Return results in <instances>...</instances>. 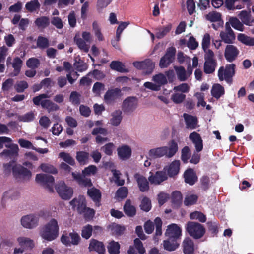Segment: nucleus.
<instances>
[{"mask_svg":"<svg viewBox=\"0 0 254 254\" xmlns=\"http://www.w3.org/2000/svg\"><path fill=\"white\" fill-rule=\"evenodd\" d=\"M178 144L174 141H171L169 147L162 146L150 149L148 152L150 158H157L166 156L168 158L173 157L178 151Z\"/></svg>","mask_w":254,"mask_h":254,"instance_id":"1","label":"nucleus"},{"mask_svg":"<svg viewBox=\"0 0 254 254\" xmlns=\"http://www.w3.org/2000/svg\"><path fill=\"white\" fill-rule=\"evenodd\" d=\"M59 227L57 221L52 219L40 230V235L44 240L52 241L59 235Z\"/></svg>","mask_w":254,"mask_h":254,"instance_id":"2","label":"nucleus"},{"mask_svg":"<svg viewBox=\"0 0 254 254\" xmlns=\"http://www.w3.org/2000/svg\"><path fill=\"white\" fill-rule=\"evenodd\" d=\"M61 242L66 247H70L72 245L77 246L79 245L81 241L80 235L76 232L73 231L69 233H63L61 237Z\"/></svg>","mask_w":254,"mask_h":254,"instance_id":"3","label":"nucleus"},{"mask_svg":"<svg viewBox=\"0 0 254 254\" xmlns=\"http://www.w3.org/2000/svg\"><path fill=\"white\" fill-rule=\"evenodd\" d=\"M186 229L189 234L194 238L198 239L203 236L205 229L199 223L189 222L187 224Z\"/></svg>","mask_w":254,"mask_h":254,"instance_id":"4","label":"nucleus"},{"mask_svg":"<svg viewBox=\"0 0 254 254\" xmlns=\"http://www.w3.org/2000/svg\"><path fill=\"white\" fill-rule=\"evenodd\" d=\"M35 180L36 182L43 185L49 191H54V178L53 176L43 174L36 175Z\"/></svg>","mask_w":254,"mask_h":254,"instance_id":"5","label":"nucleus"},{"mask_svg":"<svg viewBox=\"0 0 254 254\" xmlns=\"http://www.w3.org/2000/svg\"><path fill=\"white\" fill-rule=\"evenodd\" d=\"M56 190L59 196L63 199H69L73 195V190L66 186L64 182H60L56 187Z\"/></svg>","mask_w":254,"mask_h":254,"instance_id":"6","label":"nucleus"},{"mask_svg":"<svg viewBox=\"0 0 254 254\" xmlns=\"http://www.w3.org/2000/svg\"><path fill=\"white\" fill-rule=\"evenodd\" d=\"M168 179V175L164 170L157 171L155 173L149 172L148 180L151 184L159 185Z\"/></svg>","mask_w":254,"mask_h":254,"instance_id":"7","label":"nucleus"},{"mask_svg":"<svg viewBox=\"0 0 254 254\" xmlns=\"http://www.w3.org/2000/svg\"><path fill=\"white\" fill-rule=\"evenodd\" d=\"M39 222L37 214H29L23 216L21 219V225L26 228L33 229L36 227Z\"/></svg>","mask_w":254,"mask_h":254,"instance_id":"8","label":"nucleus"},{"mask_svg":"<svg viewBox=\"0 0 254 254\" xmlns=\"http://www.w3.org/2000/svg\"><path fill=\"white\" fill-rule=\"evenodd\" d=\"M235 65L233 64H230L226 66L225 68L221 67L218 73V76L220 81L224 80L228 81L234 75Z\"/></svg>","mask_w":254,"mask_h":254,"instance_id":"9","label":"nucleus"},{"mask_svg":"<svg viewBox=\"0 0 254 254\" xmlns=\"http://www.w3.org/2000/svg\"><path fill=\"white\" fill-rule=\"evenodd\" d=\"M220 37L225 43L232 44L234 43L236 38L235 35L228 23H226L225 24V30L220 32Z\"/></svg>","mask_w":254,"mask_h":254,"instance_id":"10","label":"nucleus"},{"mask_svg":"<svg viewBox=\"0 0 254 254\" xmlns=\"http://www.w3.org/2000/svg\"><path fill=\"white\" fill-rule=\"evenodd\" d=\"M175 54V48L173 47L169 48L165 55L162 57L160 60L159 66L160 68H163L168 67L173 62L174 59Z\"/></svg>","mask_w":254,"mask_h":254,"instance_id":"11","label":"nucleus"},{"mask_svg":"<svg viewBox=\"0 0 254 254\" xmlns=\"http://www.w3.org/2000/svg\"><path fill=\"white\" fill-rule=\"evenodd\" d=\"M123 95L120 88H114L108 90L104 95V100L107 104L114 103L118 98Z\"/></svg>","mask_w":254,"mask_h":254,"instance_id":"12","label":"nucleus"},{"mask_svg":"<svg viewBox=\"0 0 254 254\" xmlns=\"http://www.w3.org/2000/svg\"><path fill=\"white\" fill-rule=\"evenodd\" d=\"M134 178L137 184L139 190L141 192H146L149 190V181L143 175L136 173Z\"/></svg>","mask_w":254,"mask_h":254,"instance_id":"13","label":"nucleus"},{"mask_svg":"<svg viewBox=\"0 0 254 254\" xmlns=\"http://www.w3.org/2000/svg\"><path fill=\"white\" fill-rule=\"evenodd\" d=\"M239 50L233 45H227L224 50V57L229 62L234 61L239 54Z\"/></svg>","mask_w":254,"mask_h":254,"instance_id":"14","label":"nucleus"},{"mask_svg":"<svg viewBox=\"0 0 254 254\" xmlns=\"http://www.w3.org/2000/svg\"><path fill=\"white\" fill-rule=\"evenodd\" d=\"M13 173L17 178L29 179L31 176V172L21 165H15L12 168Z\"/></svg>","mask_w":254,"mask_h":254,"instance_id":"15","label":"nucleus"},{"mask_svg":"<svg viewBox=\"0 0 254 254\" xmlns=\"http://www.w3.org/2000/svg\"><path fill=\"white\" fill-rule=\"evenodd\" d=\"M180 161L179 160H174L168 165L164 167L163 170L165 171L168 177H174L179 172L180 168Z\"/></svg>","mask_w":254,"mask_h":254,"instance_id":"16","label":"nucleus"},{"mask_svg":"<svg viewBox=\"0 0 254 254\" xmlns=\"http://www.w3.org/2000/svg\"><path fill=\"white\" fill-rule=\"evenodd\" d=\"M11 60V57H8L6 60V64L8 66L10 64L12 65V67L13 68L14 70L13 72L11 74V76H17L20 72L23 61L19 57L15 58L12 63Z\"/></svg>","mask_w":254,"mask_h":254,"instance_id":"17","label":"nucleus"},{"mask_svg":"<svg viewBox=\"0 0 254 254\" xmlns=\"http://www.w3.org/2000/svg\"><path fill=\"white\" fill-rule=\"evenodd\" d=\"M182 230L181 228L176 224H171L167 226L165 232V235L170 239L176 240L181 236Z\"/></svg>","mask_w":254,"mask_h":254,"instance_id":"18","label":"nucleus"},{"mask_svg":"<svg viewBox=\"0 0 254 254\" xmlns=\"http://www.w3.org/2000/svg\"><path fill=\"white\" fill-rule=\"evenodd\" d=\"M117 154L119 158L122 160H127L131 156L132 149L130 146L127 144H122L117 149Z\"/></svg>","mask_w":254,"mask_h":254,"instance_id":"19","label":"nucleus"},{"mask_svg":"<svg viewBox=\"0 0 254 254\" xmlns=\"http://www.w3.org/2000/svg\"><path fill=\"white\" fill-rule=\"evenodd\" d=\"M70 204L73 209L77 210L79 213H82L86 206L85 198L83 196H79L71 201Z\"/></svg>","mask_w":254,"mask_h":254,"instance_id":"20","label":"nucleus"},{"mask_svg":"<svg viewBox=\"0 0 254 254\" xmlns=\"http://www.w3.org/2000/svg\"><path fill=\"white\" fill-rule=\"evenodd\" d=\"M137 99L133 97L126 98L123 103V110L125 112L130 113L133 112L137 106Z\"/></svg>","mask_w":254,"mask_h":254,"instance_id":"21","label":"nucleus"},{"mask_svg":"<svg viewBox=\"0 0 254 254\" xmlns=\"http://www.w3.org/2000/svg\"><path fill=\"white\" fill-rule=\"evenodd\" d=\"M7 148L9 149H5L0 153V156L4 157L14 158L17 156L19 151V148L17 144H13L12 142L9 144Z\"/></svg>","mask_w":254,"mask_h":254,"instance_id":"22","label":"nucleus"},{"mask_svg":"<svg viewBox=\"0 0 254 254\" xmlns=\"http://www.w3.org/2000/svg\"><path fill=\"white\" fill-rule=\"evenodd\" d=\"M189 139L194 144L197 152H200L203 149V141L198 133L193 132L190 134Z\"/></svg>","mask_w":254,"mask_h":254,"instance_id":"23","label":"nucleus"},{"mask_svg":"<svg viewBox=\"0 0 254 254\" xmlns=\"http://www.w3.org/2000/svg\"><path fill=\"white\" fill-rule=\"evenodd\" d=\"M71 174L74 180L76 181L80 186L90 187L92 185L90 179L85 178V176L77 172H72Z\"/></svg>","mask_w":254,"mask_h":254,"instance_id":"24","label":"nucleus"},{"mask_svg":"<svg viewBox=\"0 0 254 254\" xmlns=\"http://www.w3.org/2000/svg\"><path fill=\"white\" fill-rule=\"evenodd\" d=\"M88 249L89 251H95L99 254H104L105 252L103 244L95 239L90 240Z\"/></svg>","mask_w":254,"mask_h":254,"instance_id":"25","label":"nucleus"},{"mask_svg":"<svg viewBox=\"0 0 254 254\" xmlns=\"http://www.w3.org/2000/svg\"><path fill=\"white\" fill-rule=\"evenodd\" d=\"M183 116L187 129H194L198 127L197 120L195 117L187 114H184Z\"/></svg>","mask_w":254,"mask_h":254,"instance_id":"26","label":"nucleus"},{"mask_svg":"<svg viewBox=\"0 0 254 254\" xmlns=\"http://www.w3.org/2000/svg\"><path fill=\"white\" fill-rule=\"evenodd\" d=\"M133 65L138 69H148L150 72L155 66L154 63L149 59H147L144 61L134 62Z\"/></svg>","mask_w":254,"mask_h":254,"instance_id":"27","label":"nucleus"},{"mask_svg":"<svg viewBox=\"0 0 254 254\" xmlns=\"http://www.w3.org/2000/svg\"><path fill=\"white\" fill-rule=\"evenodd\" d=\"M184 176L185 182L190 185H193L197 180V177L192 169L187 170L185 172Z\"/></svg>","mask_w":254,"mask_h":254,"instance_id":"28","label":"nucleus"},{"mask_svg":"<svg viewBox=\"0 0 254 254\" xmlns=\"http://www.w3.org/2000/svg\"><path fill=\"white\" fill-rule=\"evenodd\" d=\"M18 194L12 190H9L4 193L1 203L3 206L8 205L11 201L17 198Z\"/></svg>","mask_w":254,"mask_h":254,"instance_id":"29","label":"nucleus"},{"mask_svg":"<svg viewBox=\"0 0 254 254\" xmlns=\"http://www.w3.org/2000/svg\"><path fill=\"white\" fill-rule=\"evenodd\" d=\"M211 92L212 96L218 99L224 94L225 90L220 84H215L212 87Z\"/></svg>","mask_w":254,"mask_h":254,"instance_id":"30","label":"nucleus"},{"mask_svg":"<svg viewBox=\"0 0 254 254\" xmlns=\"http://www.w3.org/2000/svg\"><path fill=\"white\" fill-rule=\"evenodd\" d=\"M88 194L94 201L96 202V205L99 206L100 205L99 201L101 196L99 190L95 188H92L88 190Z\"/></svg>","mask_w":254,"mask_h":254,"instance_id":"31","label":"nucleus"},{"mask_svg":"<svg viewBox=\"0 0 254 254\" xmlns=\"http://www.w3.org/2000/svg\"><path fill=\"white\" fill-rule=\"evenodd\" d=\"M51 97V95L48 93L41 94L33 98V101L36 105H41L42 107L44 106L47 101V98Z\"/></svg>","mask_w":254,"mask_h":254,"instance_id":"32","label":"nucleus"},{"mask_svg":"<svg viewBox=\"0 0 254 254\" xmlns=\"http://www.w3.org/2000/svg\"><path fill=\"white\" fill-rule=\"evenodd\" d=\"M184 253L185 254H191L194 251V245L192 241L189 238H186L183 243Z\"/></svg>","mask_w":254,"mask_h":254,"instance_id":"33","label":"nucleus"},{"mask_svg":"<svg viewBox=\"0 0 254 254\" xmlns=\"http://www.w3.org/2000/svg\"><path fill=\"white\" fill-rule=\"evenodd\" d=\"M237 39L239 42L246 45L250 46L254 45V38L244 34L239 33L237 36Z\"/></svg>","mask_w":254,"mask_h":254,"instance_id":"34","label":"nucleus"},{"mask_svg":"<svg viewBox=\"0 0 254 254\" xmlns=\"http://www.w3.org/2000/svg\"><path fill=\"white\" fill-rule=\"evenodd\" d=\"M122 119V111L120 110H116L112 114V118L110 121L111 124L114 126H118Z\"/></svg>","mask_w":254,"mask_h":254,"instance_id":"35","label":"nucleus"},{"mask_svg":"<svg viewBox=\"0 0 254 254\" xmlns=\"http://www.w3.org/2000/svg\"><path fill=\"white\" fill-rule=\"evenodd\" d=\"M74 39L75 42L81 50L85 52H87L89 51V45L86 43L85 40L80 37L79 35H76Z\"/></svg>","mask_w":254,"mask_h":254,"instance_id":"36","label":"nucleus"},{"mask_svg":"<svg viewBox=\"0 0 254 254\" xmlns=\"http://www.w3.org/2000/svg\"><path fill=\"white\" fill-rule=\"evenodd\" d=\"M76 159L81 165H85L88 163L89 154L85 151H78L76 153Z\"/></svg>","mask_w":254,"mask_h":254,"instance_id":"37","label":"nucleus"},{"mask_svg":"<svg viewBox=\"0 0 254 254\" xmlns=\"http://www.w3.org/2000/svg\"><path fill=\"white\" fill-rule=\"evenodd\" d=\"M239 17L246 25L251 26L253 25V23H254V20H251L250 13L246 11H241L239 14Z\"/></svg>","mask_w":254,"mask_h":254,"instance_id":"38","label":"nucleus"},{"mask_svg":"<svg viewBox=\"0 0 254 254\" xmlns=\"http://www.w3.org/2000/svg\"><path fill=\"white\" fill-rule=\"evenodd\" d=\"M17 240L20 246L23 248L31 249L34 246L33 241L28 238L19 237Z\"/></svg>","mask_w":254,"mask_h":254,"instance_id":"39","label":"nucleus"},{"mask_svg":"<svg viewBox=\"0 0 254 254\" xmlns=\"http://www.w3.org/2000/svg\"><path fill=\"white\" fill-rule=\"evenodd\" d=\"M205 19L212 23L221 20V15L220 13L216 11H211L205 15Z\"/></svg>","mask_w":254,"mask_h":254,"instance_id":"40","label":"nucleus"},{"mask_svg":"<svg viewBox=\"0 0 254 254\" xmlns=\"http://www.w3.org/2000/svg\"><path fill=\"white\" fill-rule=\"evenodd\" d=\"M172 26L168 24L162 27L158 28L156 29V36L158 39L163 38L171 30Z\"/></svg>","mask_w":254,"mask_h":254,"instance_id":"41","label":"nucleus"},{"mask_svg":"<svg viewBox=\"0 0 254 254\" xmlns=\"http://www.w3.org/2000/svg\"><path fill=\"white\" fill-rule=\"evenodd\" d=\"M228 23H230L233 28L237 30L240 31H243L244 30V27L243 24L237 18L231 17L229 19Z\"/></svg>","mask_w":254,"mask_h":254,"instance_id":"42","label":"nucleus"},{"mask_svg":"<svg viewBox=\"0 0 254 254\" xmlns=\"http://www.w3.org/2000/svg\"><path fill=\"white\" fill-rule=\"evenodd\" d=\"M175 69L176 70L177 77L179 80L184 81L189 78L186 71L183 67L180 66L175 67Z\"/></svg>","mask_w":254,"mask_h":254,"instance_id":"43","label":"nucleus"},{"mask_svg":"<svg viewBox=\"0 0 254 254\" xmlns=\"http://www.w3.org/2000/svg\"><path fill=\"white\" fill-rule=\"evenodd\" d=\"M124 209L125 213L128 216H132L135 214V208L131 204V202L129 200L126 201Z\"/></svg>","mask_w":254,"mask_h":254,"instance_id":"44","label":"nucleus"},{"mask_svg":"<svg viewBox=\"0 0 254 254\" xmlns=\"http://www.w3.org/2000/svg\"><path fill=\"white\" fill-rule=\"evenodd\" d=\"M216 67L215 61H205L204 71L206 74H210L215 71Z\"/></svg>","mask_w":254,"mask_h":254,"instance_id":"45","label":"nucleus"},{"mask_svg":"<svg viewBox=\"0 0 254 254\" xmlns=\"http://www.w3.org/2000/svg\"><path fill=\"white\" fill-rule=\"evenodd\" d=\"M152 80L157 85H159L160 89L162 85L165 84L167 82L166 76L163 74H158L154 76Z\"/></svg>","mask_w":254,"mask_h":254,"instance_id":"46","label":"nucleus"},{"mask_svg":"<svg viewBox=\"0 0 254 254\" xmlns=\"http://www.w3.org/2000/svg\"><path fill=\"white\" fill-rule=\"evenodd\" d=\"M98 169L96 166L93 165H89L85 168L82 171V175L84 176L95 175L97 172Z\"/></svg>","mask_w":254,"mask_h":254,"instance_id":"47","label":"nucleus"},{"mask_svg":"<svg viewBox=\"0 0 254 254\" xmlns=\"http://www.w3.org/2000/svg\"><path fill=\"white\" fill-rule=\"evenodd\" d=\"M108 249L110 254H119L120 253V245L114 241L109 243Z\"/></svg>","mask_w":254,"mask_h":254,"instance_id":"48","label":"nucleus"},{"mask_svg":"<svg viewBox=\"0 0 254 254\" xmlns=\"http://www.w3.org/2000/svg\"><path fill=\"white\" fill-rule=\"evenodd\" d=\"M186 98V95L183 93L178 92H174L172 94L171 99L175 104H180L182 103Z\"/></svg>","mask_w":254,"mask_h":254,"instance_id":"49","label":"nucleus"},{"mask_svg":"<svg viewBox=\"0 0 254 254\" xmlns=\"http://www.w3.org/2000/svg\"><path fill=\"white\" fill-rule=\"evenodd\" d=\"M92 226L89 224L83 227L81 233L82 238L86 240L89 239L92 235Z\"/></svg>","mask_w":254,"mask_h":254,"instance_id":"50","label":"nucleus"},{"mask_svg":"<svg viewBox=\"0 0 254 254\" xmlns=\"http://www.w3.org/2000/svg\"><path fill=\"white\" fill-rule=\"evenodd\" d=\"M39 168L42 171L46 173L56 174L58 172L57 170L54 166L48 163L41 164Z\"/></svg>","mask_w":254,"mask_h":254,"instance_id":"51","label":"nucleus"},{"mask_svg":"<svg viewBox=\"0 0 254 254\" xmlns=\"http://www.w3.org/2000/svg\"><path fill=\"white\" fill-rule=\"evenodd\" d=\"M178 245L179 244L174 239L171 242L170 240H165L163 242L164 249L169 251L175 250L178 247Z\"/></svg>","mask_w":254,"mask_h":254,"instance_id":"52","label":"nucleus"},{"mask_svg":"<svg viewBox=\"0 0 254 254\" xmlns=\"http://www.w3.org/2000/svg\"><path fill=\"white\" fill-rule=\"evenodd\" d=\"M101 149L107 155L111 156L115 149V145L112 142H109L102 146Z\"/></svg>","mask_w":254,"mask_h":254,"instance_id":"53","label":"nucleus"},{"mask_svg":"<svg viewBox=\"0 0 254 254\" xmlns=\"http://www.w3.org/2000/svg\"><path fill=\"white\" fill-rule=\"evenodd\" d=\"M111 69L120 72L126 71L123 64L119 61H113L110 64Z\"/></svg>","mask_w":254,"mask_h":254,"instance_id":"54","label":"nucleus"},{"mask_svg":"<svg viewBox=\"0 0 254 254\" xmlns=\"http://www.w3.org/2000/svg\"><path fill=\"white\" fill-rule=\"evenodd\" d=\"M35 23L39 28H45L49 24V19L45 16H42L36 19Z\"/></svg>","mask_w":254,"mask_h":254,"instance_id":"55","label":"nucleus"},{"mask_svg":"<svg viewBox=\"0 0 254 254\" xmlns=\"http://www.w3.org/2000/svg\"><path fill=\"white\" fill-rule=\"evenodd\" d=\"M59 157L61 158L64 161L71 165H73L75 164V161L74 159L70 156L69 153L64 152H61L59 154Z\"/></svg>","mask_w":254,"mask_h":254,"instance_id":"56","label":"nucleus"},{"mask_svg":"<svg viewBox=\"0 0 254 254\" xmlns=\"http://www.w3.org/2000/svg\"><path fill=\"white\" fill-rule=\"evenodd\" d=\"M40 5L38 0H32L26 4L25 7L27 10L32 12L38 9Z\"/></svg>","mask_w":254,"mask_h":254,"instance_id":"57","label":"nucleus"},{"mask_svg":"<svg viewBox=\"0 0 254 254\" xmlns=\"http://www.w3.org/2000/svg\"><path fill=\"white\" fill-rule=\"evenodd\" d=\"M128 194V189L126 187L120 188L116 191L115 197L117 199H123L126 197Z\"/></svg>","mask_w":254,"mask_h":254,"instance_id":"58","label":"nucleus"},{"mask_svg":"<svg viewBox=\"0 0 254 254\" xmlns=\"http://www.w3.org/2000/svg\"><path fill=\"white\" fill-rule=\"evenodd\" d=\"M93 31L99 41H103V36L101 32L100 28L97 22L94 21L92 24Z\"/></svg>","mask_w":254,"mask_h":254,"instance_id":"59","label":"nucleus"},{"mask_svg":"<svg viewBox=\"0 0 254 254\" xmlns=\"http://www.w3.org/2000/svg\"><path fill=\"white\" fill-rule=\"evenodd\" d=\"M105 89V85L100 82H96L93 87L92 91L96 96H100Z\"/></svg>","mask_w":254,"mask_h":254,"instance_id":"60","label":"nucleus"},{"mask_svg":"<svg viewBox=\"0 0 254 254\" xmlns=\"http://www.w3.org/2000/svg\"><path fill=\"white\" fill-rule=\"evenodd\" d=\"M211 36L209 33H206L204 34L201 42V45L203 49L209 48L211 43Z\"/></svg>","mask_w":254,"mask_h":254,"instance_id":"61","label":"nucleus"},{"mask_svg":"<svg viewBox=\"0 0 254 254\" xmlns=\"http://www.w3.org/2000/svg\"><path fill=\"white\" fill-rule=\"evenodd\" d=\"M190 89V87L189 85L187 83H182L178 86H175L173 88V90L174 92H182L183 93H188L189 92Z\"/></svg>","mask_w":254,"mask_h":254,"instance_id":"62","label":"nucleus"},{"mask_svg":"<svg viewBox=\"0 0 254 254\" xmlns=\"http://www.w3.org/2000/svg\"><path fill=\"white\" fill-rule=\"evenodd\" d=\"M81 214H83L84 217L87 221H90L94 217L95 211L94 209L86 206L85 209Z\"/></svg>","mask_w":254,"mask_h":254,"instance_id":"63","label":"nucleus"},{"mask_svg":"<svg viewBox=\"0 0 254 254\" xmlns=\"http://www.w3.org/2000/svg\"><path fill=\"white\" fill-rule=\"evenodd\" d=\"M39 64V60L35 58H30L26 62V65L27 67L32 69H35L37 68Z\"/></svg>","mask_w":254,"mask_h":254,"instance_id":"64","label":"nucleus"}]
</instances>
